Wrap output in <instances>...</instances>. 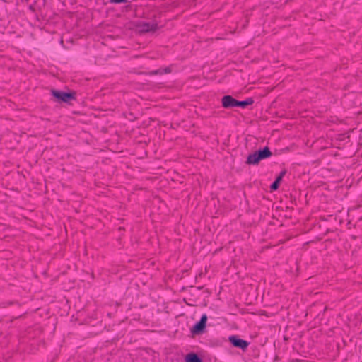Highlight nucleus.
<instances>
[{
	"instance_id": "1",
	"label": "nucleus",
	"mask_w": 362,
	"mask_h": 362,
	"mask_svg": "<svg viewBox=\"0 0 362 362\" xmlns=\"http://www.w3.org/2000/svg\"><path fill=\"white\" fill-rule=\"evenodd\" d=\"M272 156V152L269 147L266 146L262 150L255 151L254 153L248 155L246 163L248 165L258 164L261 160L267 158Z\"/></svg>"
},
{
	"instance_id": "2",
	"label": "nucleus",
	"mask_w": 362,
	"mask_h": 362,
	"mask_svg": "<svg viewBox=\"0 0 362 362\" xmlns=\"http://www.w3.org/2000/svg\"><path fill=\"white\" fill-rule=\"evenodd\" d=\"M52 95L59 101L69 103L71 100L76 99L75 92L65 93L60 90H52Z\"/></svg>"
},
{
	"instance_id": "3",
	"label": "nucleus",
	"mask_w": 362,
	"mask_h": 362,
	"mask_svg": "<svg viewBox=\"0 0 362 362\" xmlns=\"http://www.w3.org/2000/svg\"><path fill=\"white\" fill-rule=\"evenodd\" d=\"M207 321L206 315L204 314L200 320L192 327V332L193 334H199L202 333L206 327V323Z\"/></svg>"
},
{
	"instance_id": "4",
	"label": "nucleus",
	"mask_w": 362,
	"mask_h": 362,
	"mask_svg": "<svg viewBox=\"0 0 362 362\" xmlns=\"http://www.w3.org/2000/svg\"><path fill=\"white\" fill-rule=\"evenodd\" d=\"M229 341L235 347L241 348L242 349H245L249 345V343L245 340L239 339L235 336L230 337Z\"/></svg>"
},
{
	"instance_id": "5",
	"label": "nucleus",
	"mask_w": 362,
	"mask_h": 362,
	"mask_svg": "<svg viewBox=\"0 0 362 362\" xmlns=\"http://www.w3.org/2000/svg\"><path fill=\"white\" fill-rule=\"evenodd\" d=\"M222 105L225 108L237 107V100L230 95H225L222 98Z\"/></svg>"
},
{
	"instance_id": "6",
	"label": "nucleus",
	"mask_w": 362,
	"mask_h": 362,
	"mask_svg": "<svg viewBox=\"0 0 362 362\" xmlns=\"http://www.w3.org/2000/svg\"><path fill=\"white\" fill-rule=\"evenodd\" d=\"M141 32H149L156 30L157 25L151 23H143L139 26Z\"/></svg>"
},
{
	"instance_id": "7",
	"label": "nucleus",
	"mask_w": 362,
	"mask_h": 362,
	"mask_svg": "<svg viewBox=\"0 0 362 362\" xmlns=\"http://www.w3.org/2000/svg\"><path fill=\"white\" fill-rule=\"evenodd\" d=\"M186 362H202V359L196 354H189L186 356Z\"/></svg>"
},
{
	"instance_id": "8",
	"label": "nucleus",
	"mask_w": 362,
	"mask_h": 362,
	"mask_svg": "<svg viewBox=\"0 0 362 362\" xmlns=\"http://www.w3.org/2000/svg\"><path fill=\"white\" fill-rule=\"evenodd\" d=\"M253 100L252 98H247L244 101H238L237 100V107H245L249 105H252L253 103Z\"/></svg>"
},
{
	"instance_id": "9",
	"label": "nucleus",
	"mask_w": 362,
	"mask_h": 362,
	"mask_svg": "<svg viewBox=\"0 0 362 362\" xmlns=\"http://www.w3.org/2000/svg\"><path fill=\"white\" fill-rule=\"evenodd\" d=\"M279 187V184L277 183V182L274 181L272 185L270 186V189L272 190H276Z\"/></svg>"
},
{
	"instance_id": "10",
	"label": "nucleus",
	"mask_w": 362,
	"mask_h": 362,
	"mask_svg": "<svg viewBox=\"0 0 362 362\" xmlns=\"http://www.w3.org/2000/svg\"><path fill=\"white\" fill-rule=\"evenodd\" d=\"M111 3L115 4H121V3H126L128 0H110Z\"/></svg>"
},
{
	"instance_id": "11",
	"label": "nucleus",
	"mask_w": 362,
	"mask_h": 362,
	"mask_svg": "<svg viewBox=\"0 0 362 362\" xmlns=\"http://www.w3.org/2000/svg\"><path fill=\"white\" fill-rule=\"evenodd\" d=\"M162 74V71H160V70H156V71L151 72V74Z\"/></svg>"
},
{
	"instance_id": "12",
	"label": "nucleus",
	"mask_w": 362,
	"mask_h": 362,
	"mask_svg": "<svg viewBox=\"0 0 362 362\" xmlns=\"http://www.w3.org/2000/svg\"><path fill=\"white\" fill-rule=\"evenodd\" d=\"M281 180H282L281 176H278L275 181L277 182L278 184H279Z\"/></svg>"
},
{
	"instance_id": "13",
	"label": "nucleus",
	"mask_w": 362,
	"mask_h": 362,
	"mask_svg": "<svg viewBox=\"0 0 362 362\" xmlns=\"http://www.w3.org/2000/svg\"><path fill=\"white\" fill-rule=\"evenodd\" d=\"M285 174H286V171H282V172H281V173L279 174V176H281V178H283V177L284 176Z\"/></svg>"
},
{
	"instance_id": "14",
	"label": "nucleus",
	"mask_w": 362,
	"mask_h": 362,
	"mask_svg": "<svg viewBox=\"0 0 362 362\" xmlns=\"http://www.w3.org/2000/svg\"><path fill=\"white\" fill-rule=\"evenodd\" d=\"M165 73H169L170 71L168 68H167L165 70Z\"/></svg>"
}]
</instances>
